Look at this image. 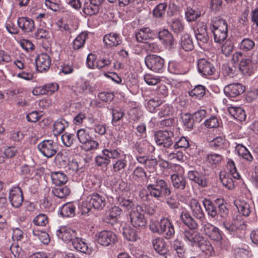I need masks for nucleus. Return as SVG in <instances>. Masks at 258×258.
Masks as SVG:
<instances>
[{
  "mask_svg": "<svg viewBox=\"0 0 258 258\" xmlns=\"http://www.w3.org/2000/svg\"><path fill=\"white\" fill-rule=\"evenodd\" d=\"M239 213L244 216H248L251 212L252 206L244 200H237L234 202Z\"/></svg>",
  "mask_w": 258,
  "mask_h": 258,
  "instance_id": "nucleus-30",
  "label": "nucleus"
},
{
  "mask_svg": "<svg viewBox=\"0 0 258 258\" xmlns=\"http://www.w3.org/2000/svg\"><path fill=\"white\" fill-rule=\"evenodd\" d=\"M188 177L189 180L194 181L203 187L207 185L206 181L203 179L201 174L197 171L191 170L188 172Z\"/></svg>",
  "mask_w": 258,
  "mask_h": 258,
  "instance_id": "nucleus-38",
  "label": "nucleus"
},
{
  "mask_svg": "<svg viewBox=\"0 0 258 258\" xmlns=\"http://www.w3.org/2000/svg\"><path fill=\"white\" fill-rule=\"evenodd\" d=\"M181 221L189 228H196L198 224L187 212H182L180 215Z\"/></svg>",
  "mask_w": 258,
  "mask_h": 258,
  "instance_id": "nucleus-44",
  "label": "nucleus"
},
{
  "mask_svg": "<svg viewBox=\"0 0 258 258\" xmlns=\"http://www.w3.org/2000/svg\"><path fill=\"white\" fill-rule=\"evenodd\" d=\"M158 115L160 117H163L172 115L174 112L173 106L168 103L161 105L159 108Z\"/></svg>",
  "mask_w": 258,
  "mask_h": 258,
  "instance_id": "nucleus-45",
  "label": "nucleus"
},
{
  "mask_svg": "<svg viewBox=\"0 0 258 258\" xmlns=\"http://www.w3.org/2000/svg\"><path fill=\"white\" fill-rule=\"evenodd\" d=\"M118 204L121 206L124 207L126 209H131V211L134 207H136L137 205H136L134 202L122 196H119L117 198Z\"/></svg>",
  "mask_w": 258,
  "mask_h": 258,
  "instance_id": "nucleus-49",
  "label": "nucleus"
},
{
  "mask_svg": "<svg viewBox=\"0 0 258 258\" xmlns=\"http://www.w3.org/2000/svg\"><path fill=\"white\" fill-rule=\"evenodd\" d=\"M215 42L222 43L227 37V24L224 19H219L210 26Z\"/></svg>",
  "mask_w": 258,
  "mask_h": 258,
  "instance_id": "nucleus-4",
  "label": "nucleus"
},
{
  "mask_svg": "<svg viewBox=\"0 0 258 258\" xmlns=\"http://www.w3.org/2000/svg\"><path fill=\"white\" fill-rule=\"evenodd\" d=\"M221 122V120L215 116H211L204 122L205 126L207 128H212L218 127Z\"/></svg>",
  "mask_w": 258,
  "mask_h": 258,
  "instance_id": "nucleus-56",
  "label": "nucleus"
},
{
  "mask_svg": "<svg viewBox=\"0 0 258 258\" xmlns=\"http://www.w3.org/2000/svg\"><path fill=\"white\" fill-rule=\"evenodd\" d=\"M201 251L204 252L206 255L211 256L215 254V252L210 242L205 239L202 236L199 241L197 243Z\"/></svg>",
  "mask_w": 258,
  "mask_h": 258,
  "instance_id": "nucleus-31",
  "label": "nucleus"
},
{
  "mask_svg": "<svg viewBox=\"0 0 258 258\" xmlns=\"http://www.w3.org/2000/svg\"><path fill=\"white\" fill-rule=\"evenodd\" d=\"M227 168L228 170V172L227 174H231L234 179H238L240 178V174L237 172L235 164L231 159H228L227 164Z\"/></svg>",
  "mask_w": 258,
  "mask_h": 258,
  "instance_id": "nucleus-51",
  "label": "nucleus"
},
{
  "mask_svg": "<svg viewBox=\"0 0 258 258\" xmlns=\"http://www.w3.org/2000/svg\"><path fill=\"white\" fill-rule=\"evenodd\" d=\"M220 178L223 186L227 189H232L234 188V178L232 175L221 172L220 174Z\"/></svg>",
  "mask_w": 258,
  "mask_h": 258,
  "instance_id": "nucleus-35",
  "label": "nucleus"
},
{
  "mask_svg": "<svg viewBox=\"0 0 258 258\" xmlns=\"http://www.w3.org/2000/svg\"><path fill=\"white\" fill-rule=\"evenodd\" d=\"M150 229L153 232L162 234L166 239L172 238L175 234L174 226L170 220L165 217L160 219L159 222L151 221Z\"/></svg>",
  "mask_w": 258,
  "mask_h": 258,
  "instance_id": "nucleus-2",
  "label": "nucleus"
},
{
  "mask_svg": "<svg viewBox=\"0 0 258 258\" xmlns=\"http://www.w3.org/2000/svg\"><path fill=\"white\" fill-rule=\"evenodd\" d=\"M254 46V42L249 38L243 39L238 45L239 48L243 52L252 50Z\"/></svg>",
  "mask_w": 258,
  "mask_h": 258,
  "instance_id": "nucleus-48",
  "label": "nucleus"
},
{
  "mask_svg": "<svg viewBox=\"0 0 258 258\" xmlns=\"http://www.w3.org/2000/svg\"><path fill=\"white\" fill-rule=\"evenodd\" d=\"M99 10V7L90 3H86L83 9L84 13L87 15H93L96 14Z\"/></svg>",
  "mask_w": 258,
  "mask_h": 258,
  "instance_id": "nucleus-63",
  "label": "nucleus"
},
{
  "mask_svg": "<svg viewBox=\"0 0 258 258\" xmlns=\"http://www.w3.org/2000/svg\"><path fill=\"white\" fill-rule=\"evenodd\" d=\"M153 246L158 253L164 254L166 252L167 248L165 242L162 238H156L152 240Z\"/></svg>",
  "mask_w": 258,
  "mask_h": 258,
  "instance_id": "nucleus-41",
  "label": "nucleus"
},
{
  "mask_svg": "<svg viewBox=\"0 0 258 258\" xmlns=\"http://www.w3.org/2000/svg\"><path fill=\"white\" fill-rule=\"evenodd\" d=\"M203 204L209 216L214 218L218 215L216 207L210 200L204 199L203 201Z\"/></svg>",
  "mask_w": 258,
  "mask_h": 258,
  "instance_id": "nucleus-46",
  "label": "nucleus"
},
{
  "mask_svg": "<svg viewBox=\"0 0 258 258\" xmlns=\"http://www.w3.org/2000/svg\"><path fill=\"white\" fill-rule=\"evenodd\" d=\"M244 90V86L240 83L230 84L224 89L225 95L229 98L237 97L242 94Z\"/></svg>",
  "mask_w": 258,
  "mask_h": 258,
  "instance_id": "nucleus-20",
  "label": "nucleus"
},
{
  "mask_svg": "<svg viewBox=\"0 0 258 258\" xmlns=\"http://www.w3.org/2000/svg\"><path fill=\"white\" fill-rule=\"evenodd\" d=\"M162 102L160 100L156 98H151L148 101L146 104L147 109L150 112H155L156 108L160 106Z\"/></svg>",
  "mask_w": 258,
  "mask_h": 258,
  "instance_id": "nucleus-57",
  "label": "nucleus"
},
{
  "mask_svg": "<svg viewBox=\"0 0 258 258\" xmlns=\"http://www.w3.org/2000/svg\"><path fill=\"white\" fill-rule=\"evenodd\" d=\"M257 64L258 52H254L250 57L241 59L239 68L243 75L251 76L256 70Z\"/></svg>",
  "mask_w": 258,
  "mask_h": 258,
  "instance_id": "nucleus-5",
  "label": "nucleus"
},
{
  "mask_svg": "<svg viewBox=\"0 0 258 258\" xmlns=\"http://www.w3.org/2000/svg\"><path fill=\"white\" fill-rule=\"evenodd\" d=\"M194 33L199 46L202 48L209 40L206 24L203 22H198L194 29Z\"/></svg>",
  "mask_w": 258,
  "mask_h": 258,
  "instance_id": "nucleus-11",
  "label": "nucleus"
},
{
  "mask_svg": "<svg viewBox=\"0 0 258 258\" xmlns=\"http://www.w3.org/2000/svg\"><path fill=\"white\" fill-rule=\"evenodd\" d=\"M171 180L173 187L176 190H183L185 188L186 182L182 175H171Z\"/></svg>",
  "mask_w": 258,
  "mask_h": 258,
  "instance_id": "nucleus-33",
  "label": "nucleus"
},
{
  "mask_svg": "<svg viewBox=\"0 0 258 258\" xmlns=\"http://www.w3.org/2000/svg\"><path fill=\"white\" fill-rule=\"evenodd\" d=\"M229 114L236 120L242 122L246 119V113L243 108L240 106H230L228 108Z\"/></svg>",
  "mask_w": 258,
  "mask_h": 258,
  "instance_id": "nucleus-28",
  "label": "nucleus"
},
{
  "mask_svg": "<svg viewBox=\"0 0 258 258\" xmlns=\"http://www.w3.org/2000/svg\"><path fill=\"white\" fill-rule=\"evenodd\" d=\"M69 126L67 121L63 119L57 120L53 124V133L56 136L62 133L65 128Z\"/></svg>",
  "mask_w": 258,
  "mask_h": 258,
  "instance_id": "nucleus-43",
  "label": "nucleus"
},
{
  "mask_svg": "<svg viewBox=\"0 0 258 258\" xmlns=\"http://www.w3.org/2000/svg\"><path fill=\"white\" fill-rule=\"evenodd\" d=\"M36 69L40 72L47 71L51 64V59L48 54L42 53L35 59Z\"/></svg>",
  "mask_w": 258,
  "mask_h": 258,
  "instance_id": "nucleus-18",
  "label": "nucleus"
},
{
  "mask_svg": "<svg viewBox=\"0 0 258 258\" xmlns=\"http://www.w3.org/2000/svg\"><path fill=\"white\" fill-rule=\"evenodd\" d=\"M215 202L219 205L218 214L220 215L222 218L226 217L228 214V209L225 205L223 204V199H217Z\"/></svg>",
  "mask_w": 258,
  "mask_h": 258,
  "instance_id": "nucleus-61",
  "label": "nucleus"
},
{
  "mask_svg": "<svg viewBox=\"0 0 258 258\" xmlns=\"http://www.w3.org/2000/svg\"><path fill=\"white\" fill-rule=\"evenodd\" d=\"M122 234L124 237L128 241H136L139 238L137 231L130 226H126L123 228Z\"/></svg>",
  "mask_w": 258,
  "mask_h": 258,
  "instance_id": "nucleus-36",
  "label": "nucleus"
},
{
  "mask_svg": "<svg viewBox=\"0 0 258 258\" xmlns=\"http://www.w3.org/2000/svg\"><path fill=\"white\" fill-rule=\"evenodd\" d=\"M56 25L60 31L69 34L73 33L76 29L75 27L70 26L61 20H59L56 22Z\"/></svg>",
  "mask_w": 258,
  "mask_h": 258,
  "instance_id": "nucleus-60",
  "label": "nucleus"
},
{
  "mask_svg": "<svg viewBox=\"0 0 258 258\" xmlns=\"http://www.w3.org/2000/svg\"><path fill=\"white\" fill-rule=\"evenodd\" d=\"M177 198L181 202L187 204L190 207L192 215L202 223L204 221L205 214L200 203L195 199H191L189 201L187 197H183L181 194H176Z\"/></svg>",
  "mask_w": 258,
  "mask_h": 258,
  "instance_id": "nucleus-6",
  "label": "nucleus"
},
{
  "mask_svg": "<svg viewBox=\"0 0 258 258\" xmlns=\"http://www.w3.org/2000/svg\"><path fill=\"white\" fill-rule=\"evenodd\" d=\"M59 211L62 217H72L75 215L76 206L73 203H67L63 205Z\"/></svg>",
  "mask_w": 258,
  "mask_h": 258,
  "instance_id": "nucleus-32",
  "label": "nucleus"
},
{
  "mask_svg": "<svg viewBox=\"0 0 258 258\" xmlns=\"http://www.w3.org/2000/svg\"><path fill=\"white\" fill-rule=\"evenodd\" d=\"M9 199L11 205L14 208H19L24 200L22 189L18 186H14L9 190Z\"/></svg>",
  "mask_w": 258,
  "mask_h": 258,
  "instance_id": "nucleus-14",
  "label": "nucleus"
},
{
  "mask_svg": "<svg viewBox=\"0 0 258 258\" xmlns=\"http://www.w3.org/2000/svg\"><path fill=\"white\" fill-rule=\"evenodd\" d=\"M201 15V13L197 10L188 7L185 12L186 19L188 22L196 20Z\"/></svg>",
  "mask_w": 258,
  "mask_h": 258,
  "instance_id": "nucleus-52",
  "label": "nucleus"
},
{
  "mask_svg": "<svg viewBox=\"0 0 258 258\" xmlns=\"http://www.w3.org/2000/svg\"><path fill=\"white\" fill-rule=\"evenodd\" d=\"M90 201L94 209L101 210L105 205V198L98 193H93L89 195Z\"/></svg>",
  "mask_w": 258,
  "mask_h": 258,
  "instance_id": "nucleus-29",
  "label": "nucleus"
},
{
  "mask_svg": "<svg viewBox=\"0 0 258 258\" xmlns=\"http://www.w3.org/2000/svg\"><path fill=\"white\" fill-rule=\"evenodd\" d=\"M155 36L154 32L149 27L141 28L136 33L137 41L143 43H147L148 40L153 39Z\"/></svg>",
  "mask_w": 258,
  "mask_h": 258,
  "instance_id": "nucleus-26",
  "label": "nucleus"
},
{
  "mask_svg": "<svg viewBox=\"0 0 258 258\" xmlns=\"http://www.w3.org/2000/svg\"><path fill=\"white\" fill-rule=\"evenodd\" d=\"M201 224V231L212 240L218 241L222 239V232L218 228L207 221H203Z\"/></svg>",
  "mask_w": 258,
  "mask_h": 258,
  "instance_id": "nucleus-12",
  "label": "nucleus"
},
{
  "mask_svg": "<svg viewBox=\"0 0 258 258\" xmlns=\"http://www.w3.org/2000/svg\"><path fill=\"white\" fill-rule=\"evenodd\" d=\"M33 235L37 237L40 241L44 244H47L50 241L49 235L45 232L35 229L33 231Z\"/></svg>",
  "mask_w": 258,
  "mask_h": 258,
  "instance_id": "nucleus-54",
  "label": "nucleus"
},
{
  "mask_svg": "<svg viewBox=\"0 0 258 258\" xmlns=\"http://www.w3.org/2000/svg\"><path fill=\"white\" fill-rule=\"evenodd\" d=\"M68 169L72 171V175L76 176L79 175L83 171V168L80 167L78 163L75 161H72L69 163Z\"/></svg>",
  "mask_w": 258,
  "mask_h": 258,
  "instance_id": "nucleus-62",
  "label": "nucleus"
},
{
  "mask_svg": "<svg viewBox=\"0 0 258 258\" xmlns=\"http://www.w3.org/2000/svg\"><path fill=\"white\" fill-rule=\"evenodd\" d=\"M205 87L202 85H197L194 89L189 91L188 94L190 96L192 97L200 99L205 95Z\"/></svg>",
  "mask_w": 258,
  "mask_h": 258,
  "instance_id": "nucleus-47",
  "label": "nucleus"
},
{
  "mask_svg": "<svg viewBox=\"0 0 258 258\" xmlns=\"http://www.w3.org/2000/svg\"><path fill=\"white\" fill-rule=\"evenodd\" d=\"M223 159V157L217 153H210L208 154L206 157V162L210 166L216 167L219 165Z\"/></svg>",
  "mask_w": 258,
  "mask_h": 258,
  "instance_id": "nucleus-34",
  "label": "nucleus"
},
{
  "mask_svg": "<svg viewBox=\"0 0 258 258\" xmlns=\"http://www.w3.org/2000/svg\"><path fill=\"white\" fill-rule=\"evenodd\" d=\"M88 38V33L83 32L79 34L73 42V48L78 50L82 48Z\"/></svg>",
  "mask_w": 258,
  "mask_h": 258,
  "instance_id": "nucleus-39",
  "label": "nucleus"
},
{
  "mask_svg": "<svg viewBox=\"0 0 258 258\" xmlns=\"http://www.w3.org/2000/svg\"><path fill=\"white\" fill-rule=\"evenodd\" d=\"M38 149L41 153L47 158L53 156L57 152V145L52 140H46L38 145Z\"/></svg>",
  "mask_w": 258,
  "mask_h": 258,
  "instance_id": "nucleus-13",
  "label": "nucleus"
},
{
  "mask_svg": "<svg viewBox=\"0 0 258 258\" xmlns=\"http://www.w3.org/2000/svg\"><path fill=\"white\" fill-rule=\"evenodd\" d=\"M173 133L171 131H160L155 134L154 139L157 145L161 147L168 148L172 145Z\"/></svg>",
  "mask_w": 258,
  "mask_h": 258,
  "instance_id": "nucleus-8",
  "label": "nucleus"
},
{
  "mask_svg": "<svg viewBox=\"0 0 258 258\" xmlns=\"http://www.w3.org/2000/svg\"><path fill=\"white\" fill-rule=\"evenodd\" d=\"M170 188L165 181L162 179H157L155 184H150L147 189H143L140 192L141 198L146 201L149 200L150 196L157 200L170 194Z\"/></svg>",
  "mask_w": 258,
  "mask_h": 258,
  "instance_id": "nucleus-1",
  "label": "nucleus"
},
{
  "mask_svg": "<svg viewBox=\"0 0 258 258\" xmlns=\"http://www.w3.org/2000/svg\"><path fill=\"white\" fill-rule=\"evenodd\" d=\"M166 156L169 160L179 162L183 161V153L180 151L175 150L170 153L167 152Z\"/></svg>",
  "mask_w": 258,
  "mask_h": 258,
  "instance_id": "nucleus-58",
  "label": "nucleus"
},
{
  "mask_svg": "<svg viewBox=\"0 0 258 258\" xmlns=\"http://www.w3.org/2000/svg\"><path fill=\"white\" fill-rule=\"evenodd\" d=\"M158 37L161 42L168 49L172 48L175 44L173 36L167 29L159 31Z\"/></svg>",
  "mask_w": 258,
  "mask_h": 258,
  "instance_id": "nucleus-24",
  "label": "nucleus"
},
{
  "mask_svg": "<svg viewBox=\"0 0 258 258\" xmlns=\"http://www.w3.org/2000/svg\"><path fill=\"white\" fill-rule=\"evenodd\" d=\"M77 137L82 144V149L85 151H91L97 149L99 143L93 139L89 131L85 128H81L77 132Z\"/></svg>",
  "mask_w": 258,
  "mask_h": 258,
  "instance_id": "nucleus-3",
  "label": "nucleus"
},
{
  "mask_svg": "<svg viewBox=\"0 0 258 258\" xmlns=\"http://www.w3.org/2000/svg\"><path fill=\"white\" fill-rule=\"evenodd\" d=\"M144 79L148 85L151 86L155 85L161 81V79L159 77L151 74H147L145 75Z\"/></svg>",
  "mask_w": 258,
  "mask_h": 258,
  "instance_id": "nucleus-64",
  "label": "nucleus"
},
{
  "mask_svg": "<svg viewBox=\"0 0 258 258\" xmlns=\"http://www.w3.org/2000/svg\"><path fill=\"white\" fill-rule=\"evenodd\" d=\"M223 226L226 232L231 235H235L236 233L245 228V222L239 215H237L231 220L225 221L223 223Z\"/></svg>",
  "mask_w": 258,
  "mask_h": 258,
  "instance_id": "nucleus-7",
  "label": "nucleus"
},
{
  "mask_svg": "<svg viewBox=\"0 0 258 258\" xmlns=\"http://www.w3.org/2000/svg\"><path fill=\"white\" fill-rule=\"evenodd\" d=\"M17 24L22 31L25 33L32 32L35 29V23L33 19L27 17H21L18 19Z\"/></svg>",
  "mask_w": 258,
  "mask_h": 258,
  "instance_id": "nucleus-23",
  "label": "nucleus"
},
{
  "mask_svg": "<svg viewBox=\"0 0 258 258\" xmlns=\"http://www.w3.org/2000/svg\"><path fill=\"white\" fill-rule=\"evenodd\" d=\"M130 221L134 227H143L146 226V220L142 207L137 206L130 213Z\"/></svg>",
  "mask_w": 258,
  "mask_h": 258,
  "instance_id": "nucleus-10",
  "label": "nucleus"
},
{
  "mask_svg": "<svg viewBox=\"0 0 258 258\" xmlns=\"http://www.w3.org/2000/svg\"><path fill=\"white\" fill-rule=\"evenodd\" d=\"M126 155L122 154L120 158L117 159L112 164V170L114 172L121 171L125 168L127 165Z\"/></svg>",
  "mask_w": 258,
  "mask_h": 258,
  "instance_id": "nucleus-40",
  "label": "nucleus"
},
{
  "mask_svg": "<svg viewBox=\"0 0 258 258\" xmlns=\"http://www.w3.org/2000/svg\"><path fill=\"white\" fill-rule=\"evenodd\" d=\"M71 243L73 248L78 251L85 253H90L91 251L85 239L78 237L77 234L73 239Z\"/></svg>",
  "mask_w": 258,
  "mask_h": 258,
  "instance_id": "nucleus-27",
  "label": "nucleus"
},
{
  "mask_svg": "<svg viewBox=\"0 0 258 258\" xmlns=\"http://www.w3.org/2000/svg\"><path fill=\"white\" fill-rule=\"evenodd\" d=\"M51 178L53 183L58 186L65 184L68 180L67 175L60 171L52 172L51 174Z\"/></svg>",
  "mask_w": 258,
  "mask_h": 258,
  "instance_id": "nucleus-37",
  "label": "nucleus"
},
{
  "mask_svg": "<svg viewBox=\"0 0 258 258\" xmlns=\"http://www.w3.org/2000/svg\"><path fill=\"white\" fill-rule=\"evenodd\" d=\"M52 191L55 196L59 199L67 197L70 193V189L67 186L55 188L52 189Z\"/></svg>",
  "mask_w": 258,
  "mask_h": 258,
  "instance_id": "nucleus-53",
  "label": "nucleus"
},
{
  "mask_svg": "<svg viewBox=\"0 0 258 258\" xmlns=\"http://www.w3.org/2000/svg\"><path fill=\"white\" fill-rule=\"evenodd\" d=\"M103 155L107 158L117 159L120 158L121 153L116 149H105L102 151Z\"/></svg>",
  "mask_w": 258,
  "mask_h": 258,
  "instance_id": "nucleus-55",
  "label": "nucleus"
},
{
  "mask_svg": "<svg viewBox=\"0 0 258 258\" xmlns=\"http://www.w3.org/2000/svg\"><path fill=\"white\" fill-rule=\"evenodd\" d=\"M196 228H185L182 231V237L184 240L188 244L194 245L197 244L199 240L202 239V236L197 232Z\"/></svg>",
  "mask_w": 258,
  "mask_h": 258,
  "instance_id": "nucleus-15",
  "label": "nucleus"
},
{
  "mask_svg": "<svg viewBox=\"0 0 258 258\" xmlns=\"http://www.w3.org/2000/svg\"><path fill=\"white\" fill-rule=\"evenodd\" d=\"M136 159L139 163L144 164L149 172H153L156 170L157 161L155 158L147 156H137Z\"/></svg>",
  "mask_w": 258,
  "mask_h": 258,
  "instance_id": "nucleus-22",
  "label": "nucleus"
},
{
  "mask_svg": "<svg viewBox=\"0 0 258 258\" xmlns=\"http://www.w3.org/2000/svg\"><path fill=\"white\" fill-rule=\"evenodd\" d=\"M101 185L100 179L95 175H90L87 177L83 183L84 189L88 191L99 190Z\"/></svg>",
  "mask_w": 258,
  "mask_h": 258,
  "instance_id": "nucleus-21",
  "label": "nucleus"
},
{
  "mask_svg": "<svg viewBox=\"0 0 258 258\" xmlns=\"http://www.w3.org/2000/svg\"><path fill=\"white\" fill-rule=\"evenodd\" d=\"M117 240L116 235L110 231L103 230L98 233V242L103 246H108L115 243Z\"/></svg>",
  "mask_w": 258,
  "mask_h": 258,
  "instance_id": "nucleus-17",
  "label": "nucleus"
},
{
  "mask_svg": "<svg viewBox=\"0 0 258 258\" xmlns=\"http://www.w3.org/2000/svg\"><path fill=\"white\" fill-rule=\"evenodd\" d=\"M180 45L182 48L186 51H190L194 48L192 39L188 34H183L180 40Z\"/></svg>",
  "mask_w": 258,
  "mask_h": 258,
  "instance_id": "nucleus-42",
  "label": "nucleus"
},
{
  "mask_svg": "<svg viewBox=\"0 0 258 258\" xmlns=\"http://www.w3.org/2000/svg\"><path fill=\"white\" fill-rule=\"evenodd\" d=\"M198 72L204 77L212 76L215 72L213 64L205 59H200L197 62Z\"/></svg>",
  "mask_w": 258,
  "mask_h": 258,
  "instance_id": "nucleus-16",
  "label": "nucleus"
},
{
  "mask_svg": "<svg viewBox=\"0 0 258 258\" xmlns=\"http://www.w3.org/2000/svg\"><path fill=\"white\" fill-rule=\"evenodd\" d=\"M167 8L165 3H161L156 6L153 11V14L156 18H162L165 15Z\"/></svg>",
  "mask_w": 258,
  "mask_h": 258,
  "instance_id": "nucleus-59",
  "label": "nucleus"
},
{
  "mask_svg": "<svg viewBox=\"0 0 258 258\" xmlns=\"http://www.w3.org/2000/svg\"><path fill=\"white\" fill-rule=\"evenodd\" d=\"M76 234V232L75 230L64 226H60L56 231V235L57 237L66 243L71 242Z\"/></svg>",
  "mask_w": 258,
  "mask_h": 258,
  "instance_id": "nucleus-19",
  "label": "nucleus"
},
{
  "mask_svg": "<svg viewBox=\"0 0 258 258\" xmlns=\"http://www.w3.org/2000/svg\"><path fill=\"white\" fill-rule=\"evenodd\" d=\"M8 203L7 200L5 197L0 198V209L2 210V213L0 214V219L4 218L5 219L10 217V212L7 208Z\"/></svg>",
  "mask_w": 258,
  "mask_h": 258,
  "instance_id": "nucleus-50",
  "label": "nucleus"
},
{
  "mask_svg": "<svg viewBox=\"0 0 258 258\" xmlns=\"http://www.w3.org/2000/svg\"><path fill=\"white\" fill-rule=\"evenodd\" d=\"M147 67L156 73H162L164 70V60L156 55H149L145 58Z\"/></svg>",
  "mask_w": 258,
  "mask_h": 258,
  "instance_id": "nucleus-9",
  "label": "nucleus"
},
{
  "mask_svg": "<svg viewBox=\"0 0 258 258\" xmlns=\"http://www.w3.org/2000/svg\"><path fill=\"white\" fill-rule=\"evenodd\" d=\"M103 42L107 47H115L121 43L122 37L117 33L111 32L104 36Z\"/></svg>",
  "mask_w": 258,
  "mask_h": 258,
  "instance_id": "nucleus-25",
  "label": "nucleus"
}]
</instances>
